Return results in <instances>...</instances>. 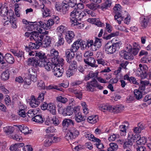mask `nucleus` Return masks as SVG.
<instances>
[{
	"label": "nucleus",
	"instance_id": "obj_41",
	"mask_svg": "<svg viewBox=\"0 0 151 151\" xmlns=\"http://www.w3.org/2000/svg\"><path fill=\"white\" fill-rule=\"evenodd\" d=\"M49 105L47 110H49L53 115H55L56 114L55 106L53 103L49 104Z\"/></svg>",
	"mask_w": 151,
	"mask_h": 151
},
{
	"label": "nucleus",
	"instance_id": "obj_29",
	"mask_svg": "<svg viewBox=\"0 0 151 151\" xmlns=\"http://www.w3.org/2000/svg\"><path fill=\"white\" fill-rule=\"evenodd\" d=\"M5 60L9 64H13L15 61L13 56L10 53L6 54L4 56Z\"/></svg>",
	"mask_w": 151,
	"mask_h": 151
},
{
	"label": "nucleus",
	"instance_id": "obj_39",
	"mask_svg": "<svg viewBox=\"0 0 151 151\" xmlns=\"http://www.w3.org/2000/svg\"><path fill=\"white\" fill-rule=\"evenodd\" d=\"M98 120V116L97 115L89 116L88 118V121L92 124L96 123Z\"/></svg>",
	"mask_w": 151,
	"mask_h": 151
},
{
	"label": "nucleus",
	"instance_id": "obj_56",
	"mask_svg": "<svg viewBox=\"0 0 151 151\" xmlns=\"http://www.w3.org/2000/svg\"><path fill=\"white\" fill-rule=\"evenodd\" d=\"M86 6L88 8L93 10H94L97 8V4L93 3H91L90 4H87Z\"/></svg>",
	"mask_w": 151,
	"mask_h": 151
},
{
	"label": "nucleus",
	"instance_id": "obj_4",
	"mask_svg": "<svg viewBox=\"0 0 151 151\" xmlns=\"http://www.w3.org/2000/svg\"><path fill=\"white\" fill-rule=\"evenodd\" d=\"M139 68L136 71L137 75L140 76L142 79L145 78L146 76V72L147 67L145 65H142L140 64L139 65Z\"/></svg>",
	"mask_w": 151,
	"mask_h": 151
},
{
	"label": "nucleus",
	"instance_id": "obj_48",
	"mask_svg": "<svg viewBox=\"0 0 151 151\" xmlns=\"http://www.w3.org/2000/svg\"><path fill=\"white\" fill-rule=\"evenodd\" d=\"M1 78L4 81H6L9 78V73L8 71L3 72L1 75Z\"/></svg>",
	"mask_w": 151,
	"mask_h": 151
},
{
	"label": "nucleus",
	"instance_id": "obj_36",
	"mask_svg": "<svg viewBox=\"0 0 151 151\" xmlns=\"http://www.w3.org/2000/svg\"><path fill=\"white\" fill-rule=\"evenodd\" d=\"M74 118L75 120L78 123L84 121L86 119V117L83 116L81 113L75 115Z\"/></svg>",
	"mask_w": 151,
	"mask_h": 151
},
{
	"label": "nucleus",
	"instance_id": "obj_33",
	"mask_svg": "<svg viewBox=\"0 0 151 151\" xmlns=\"http://www.w3.org/2000/svg\"><path fill=\"white\" fill-rule=\"evenodd\" d=\"M79 42L80 41L77 40L73 43L70 48V51L74 52L78 50L80 47V45L79 44Z\"/></svg>",
	"mask_w": 151,
	"mask_h": 151
},
{
	"label": "nucleus",
	"instance_id": "obj_44",
	"mask_svg": "<svg viewBox=\"0 0 151 151\" xmlns=\"http://www.w3.org/2000/svg\"><path fill=\"white\" fill-rule=\"evenodd\" d=\"M134 96L137 100H139L142 97V92L139 90L135 89L134 90Z\"/></svg>",
	"mask_w": 151,
	"mask_h": 151
},
{
	"label": "nucleus",
	"instance_id": "obj_43",
	"mask_svg": "<svg viewBox=\"0 0 151 151\" xmlns=\"http://www.w3.org/2000/svg\"><path fill=\"white\" fill-rule=\"evenodd\" d=\"M65 2H66V1L65 0L63 1V2L62 11L63 14H65L66 13L69 9V7L68 4L65 3Z\"/></svg>",
	"mask_w": 151,
	"mask_h": 151
},
{
	"label": "nucleus",
	"instance_id": "obj_10",
	"mask_svg": "<svg viewBox=\"0 0 151 151\" xmlns=\"http://www.w3.org/2000/svg\"><path fill=\"white\" fill-rule=\"evenodd\" d=\"M119 55L121 57H122L127 60H132L134 59V56L131 52L125 50H123L119 52Z\"/></svg>",
	"mask_w": 151,
	"mask_h": 151
},
{
	"label": "nucleus",
	"instance_id": "obj_7",
	"mask_svg": "<svg viewBox=\"0 0 151 151\" xmlns=\"http://www.w3.org/2000/svg\"><path fill=\"white\" fill-rule=\"evenodd\" d=\"M31 32V37L30 38L31 40L33 39L36 42V44H41V40L44 38V36L42 35L41 32L33 31Z\"/></svg>",
	"mask_w": 151,
	"mask_h": 151
},
{
	"label": "nucleus",
	"instance_id": "obj_25",
	"mask_svg": "<svg viewBox=\"0 0 151 151\" xmlns=\"http://www.w3.org/2000/svg\"><path fill=\"white\" fill-rule=\"evenodd\" d=\"M40 8L43 12V15L44 17H47L50 16L51 13L50 10L45 5L40 6Z\"/></svg>",
	"mask_w": 151,
	"mask_h": 151
},
{
	"label": "nucleus",
	"instance_id": "obj_20",
	"mask_svg": "<svg viewBox=\"0 0 151 151\" xmlns=\"http://www.w3.org/2000/svg\"><path fill=\"white\" fill-rule=\"evenodd\" d=\"M105 48L106 52L108 54H112L115 52L112 44L110 42L106 44Z\"/></svg>",
	"mask_w": 151,
	"mask_h": 151
},
{
	"label": "nucleus",
	"instance_id": "obj_31",
	"mask_svg": "<svg viewBox=\"0 0 151 151\" xmlns=\"http://www.w3.org/2000/svg\"><path fill=\"white\" fill-rule=\"evenodd\" d=\"M24 145L23 143H16L14 145H12L10 147L9 149L13 151H20L18 148L23 147Z\"/></svg>",
	"mask_w": 151,
	"mask_h": 151
},
{
	"label": "nucleus",
	"instance_id": "obj_55",
	"mask_svg": "<svg viewBox=\"0 0 151 151\" xmlns=\"http://www.w3.org/2000/svg\"><path fill=\"white\" fill-rule=\"evenodd\" d=\"M0 63L2 65H3L2 66V68L6 67V62L5 60L4 57L1 53L0 52Z\"/></svg>",
	"mask_w": 151,
	"mask_h": 151
},
{
	"label": "nucleus",
	"instance_id": "obj_30",
	"mask_svg": "<svg viewBox=\"0 0 151 151\" xmlns=\"http://www.w3.org/2000/svg\"><path fill=\"white\" fill-rule=\"evenodd\" d=\"M126 125H121L119 126V129L120 135L122 136H124L126 134V127L129 126V123L127 122H125Z\"/></svg>",
	"mask_w": 151,
	"mask_h": 151
},
{
	"label": "nucleus",
	"instance_id": "obj_2",
	"mask_svg": "<svg viewBox=\"0 0 151 151\" xmlns=\"http://www.w3.org/2000/svg\"><path fill=\"white\" fill-rule=\"evenodd\" d=\"M79 134V132L77 129L75 128H72L67 132L65 137L67 140L71 141L75 139Z\"/></svg>",
	"mask_w": 151,
	"mask_h": 151
},
{
	"label": "nucleus",
	"instance_id": "obj_40",
	"mask_svg": "<svg viewBox=\"0 0 151 151\" xmlns=\"http://www.w3.org/2000/svg\"><path fill=\"white\" fill-rule=\"evenodd\" d=\"M109 147L107 149L108 151H116L118 148L117 145L114 143H111L109 144Z\"/></svg>",
	"mask_w": 151,
	"mask_h": 151
},
{
	"label": "nucleus",
	"instance_id": "obj_17",
	"mask_svg": "<svg viewBox=\"0 0 151 151\" xmlns=\"http://www.w3.org/2000/svg\"><path fill=\"white\" fill-rule=\"evenodd\" d=\"M84 62L86 64L92 67H96L98 66L96 64V60L93 57H90L84 60Z\"/></svg>",
	"mask_w": 151,
	"mask_h": 151
},
{
	"label": "nucleus",
	"instance_id": "obj_14",
	"mask_svg": "<svg viewBox=\"0 0 151 151\" xmlns=\"http://www.w3.org/2000/svg\"><path fill=\"white\" fill-rule=\"evenodd\" d=\"M40 46V44H35V43L30 42L29 43L28 46L27 45L25 46V49L27 52H29V51L34 49H38Z\"/></svg>",
	"mask_w": 151,
	"mask_h": 151
},
{
	"label": "nucleus",
	"instance_id": "obj_51",
	"mask_svg": "<svg viewBox=\"0 0 151 151\" xmlns=\"http://www.w3.org/2000/svg\"><path fill=\"white\" fill-rule=\"evenodd\" d=\"M95 139L96 140L95 142H96L95 144L96 147L99 149H103L104 147V146L102 143L101 142V140L98 138H96Z\"/></svg>",
	"mask_w": 151,
	"mask_h": 151
},
{
	"label": "nucleus",
	"instance_id": "obj_60",
	"mask_svg": "<svg viewBox=\"0 0 151 151\" xmlns=\"http://www.w3.org/2000/svg\"><path fill=\"white\" fill-rule=\"evenodd\" d=\"M122 44V43L121 42H118L112 44L114 49L115 50V51L119 50Z\"/></svg>",
	"mask_w": 151,
	"mask_h": 151
},
{
	"label": "nucleus",
	"instance_id": "obj_27",
	"mask_svg": "<svg viewBox=\"0 0 151 151\" xmlns=\"http://www.w3.org/2000/svg\"><path fill=\"white\" fill-rule=\"evenodd\" d=\"M51 57V61L54 63L55 61H57L58 58L59 57L58 52L56 50L53 49L50 51V55Z\"/></svg>",
	"mask_w": 151,
	"mask_h": 151
},
{
	"label": "nucleus",
	"instance_id": "obj_15",
	"mask_svg": "<svg viewBox=\"0 0 151 151\" xmlns=\"http://www.w3.org/2000/svg\"><path fill=\"white\" fill-rule=\"evenodd\" d=\"M126 47L128 49V52H131L133 55H135L137 54L139 50L140 47L138 45L137 46L134 45V47L132 48V47L130 45H129Z\"/></svg>",
	"mask_w": 151,
	"mask_h": 151
},
{
	"label": "nucleus",
	"instance_id": "obj_57",
	"mask_svg": "<svg viewBox=\"0 0 151 151\" xmlns=\"http://www.w3.org/2000/svg\"><path fill=\"white\" fill-rule=\"evenodd\" d=\"M140 137L139 134L132 135L131 137L129 136V138L132 141V142H136V141H137L138 139L139 138V137Z\"/></svg>",
	"mask_w": 151,
	"mask_h": 151
},
{
	"label": "nucleus",
	"instance_id": "obj_63",
	"mask_svg": "<svg viewBox=\"0 0 151 151\" xmlns=\"http://www.w3.org/2000/svg\"><path fill=\"white\" fill-rule=\"evenodd\" d=\"M57 30L59 32L64 33L66 32L67 28L61 25L57 28Z\"/></svg>",
	"mask_w": 151,
	"mask_h": 151
},
{
	"label": "nucleus",
	"instance_id": "obj_22",
	"mask_svg": "<svg viewBox=\"0 0 151 151\" xmlns=\"http://www.w3.org/2000/svg\"><path fill=\"white\" fill-rule=\"evenodd\" d=\"M46 139L44 142V145L45 146L48 147L52 144L53 142L52 139V135L49 134L45 136Z\"/></svg>",
	"mask_w": 151,
	"mask_h": 151
},
{
	"label": "nucleus",
	"instance_id": "obj_37",
	"mask_svg": "<svg viewBox=\"0 0 151 151\" xmlns=\"http://www.w3.org/2000/svg\"><path fill=\"white\" fill-rule=\"evenodd\" d=\"M70 64L69 66V69H72L74 70H77L78 68V66L76 61L74 60H71L70 61V63H68Z\"/></svg>",
	"mask_w": 151,
	"mask_h": 151
},
{
	"label": "nucleus",
	"instance_id": "obj_12",
	"mask_svg": "<svg viewBox=\"0 0 151 151\" xmlns=\"http://www.w3.org/2000/svg\"><path fill=\"white\" fill-rule=\"evenodd\" d=\"M56 63H54L52 61V62H49L48 60H47L43 63L42 67L44 66L45 69L47 71H50L51 70L52 71V69L53 68V67L55 66Z\"/></svg>",
	"mask_w": 151,
	"mask_h": 151
},
{
	"label": "nucleus",
	"instance_id": "obj_61",
	"mask_svg": "<svg viewBox=\"0 0 151 151\" xmlns=\"http://www.w3.org/2000/svg\"><path fill=\"white\" fill-rule=\"evenodd\" d=\"M108 105L105 104H99L98 105L99 109L102 111H104V110H107L108 109Z\"/></svg>",
	"mask_w": 151,
	"mask_h": 151
},
{
	"label": "nucleus",
	"instance_id": "obj_1",
	"mask_svg": "<svg viewBox=\"0 0 151 151\" xmlns=\"http://www.w3.org/2000/svg\"><path fill=\"white\" fill-rule=\"evenodd\" d=\"M121 6L119 4H116L113 8L114 12L115 14L114 18L116 20L119 24H121V21L123 19L124 17L121 14Z\"/></svg>",
	"mask_w": 151,
	"mask_h": 151
},
{
	"label": "nucleus",
	"instance_id": "obj_9",
	"mask_svg": "<svg viewBox=\"0 0 151 151\" xmlns=\"http://www.w3.org/2000/svg\"><path fill=\"white\" fill-rule=\"evenodd\" d=\"M3 16H9V18L12 17L14 15V12L13 10H8V8L6 7H3L1 8L0 13Z\"/></svg>",
	"mask_w": 151,
	"mask_h": 151
},
{
	"label": "nucleus",
	"instance_id": "obj_59",
	"mask_svg": "<svg viewBox=\"0 0 151 151\" xmlns=\"http://www.w3.org/2000/svg\"><path fill=\"white\" fill-rule=\"evenodd\" d=\"M148 55L144 56L141 59V62L143 63H147L148 62H150V61Z\"/></svg>",
	"mask_w": 151,
	"mask_h": 151
},
{
	"label": "nucleus",
	"instance_id": "obj_52",
	"mask_svg": "<svg viewBox=\"0 0 151 151\" xmlns=\"http://www.w3.org/2000/svg\"><path fill=\"white\" fill-rule=\"evenodd\" d=\"M73 92L75 94L76 97V98L79 99H81L82 93L81 91L77 90H73Z\"/></svg>",
	"mask_w": 151,
	"mask_h": 151
},
{
	"label": "nucleus",
	"instance_id": "obj_16",
	"mask_svg": "<svg viewBox=\"0 0 151 151\" xmlns=\"http://www.w3.org/2000/svg\"><path fill=\"white\" fill-rule=\"evenodd\" d=\"M59 66H55L52 69V72L53 73L54 75L57 77H60L62 75L64 70L63 68L61 69L60 68H58Z\"/></svg>",
	"mask_w": 151,
	"mask_h": 151
},
{
	"label": "nucleus",
	"instance_id": "obj_49",
	"mask_svg": "<svg viewBox=\"0 0 151 151\" xmlns=\"http://www.w3.org/2000/svg\"><path fill=\"white\" fill-rule=\"evenodd\" d=\"M129 137H128V139L126 140L124 142L123 145V147L125 148L127 147H131L133 145L132 141L131 140Z\"/></svg>",
	"mask_w": 151,
	"mask_h": 151
},
{
	"label": "nucleus",
	"instance_id": "obj_45",
	"mask_svg": "<svg viewBox=\"0 0 151 151\" xmlns=\"http://www.w3.org/2000/svg\"><path fill=\"white\" fill-rule=\"evenodd\" d=\"M72 111H73V108H71L70 106L68 107L65 109L63 116H65L71 115L73 114Z\"/></svg>",
	"mask_w": 151,
	"mask_h": 151
},
{
	"label": "nucleus",
	"instance_id": "obj_18",
	"mask_svg": "<svg viewBox=\"0 0 151 151\" xmlns=\"http://www.w3.org/2000/svg\"><path fill=\"white\" fill-rule=\"evenodd\" d=\"M74 123V122L72 120L68 119H65L63 121L62 125L63 128L67 129L68 127L73 126Z\"/></svg>",
	"mask_w": 151,
	"mask_h": 151
},
{
	"label": "nucleus",
	"instance_id": "obj_3",
	"mask_svg": "<svg viewBox=\"0 0 151 151\" xmlns=\"http://www.w3.org/2000/svg\"><path fill=\"white\" fill-rule=\"evenodd\" d=\"M42 21H40L38 22H29L28 24H29L28 29L32 31H38L39 32H41L42 31V24H41Z\"/></svg>",
	"mask_w": 151,
	"mask_h": 151
},
{
	"label": "nucleus",
	"instance_id": "obj_54",
	"mask_svg": "<svg viewBox=\"0 0 151 151\" xmlns=\"http://www.w3.org/2000/svg\"><path fill=\"white\" fill-rule=\"evenodd\" d=\"M146 141L147 139L145 137L141 138L140 137L138 140L136 141V142L138 145H144L146 142Z\"/></svg>",
	"mask_w": 151,
	"mask_h": 151
},
{
	"label": "nucleus",
	"instance_id": "obj_28",
	"mask_svg": "<svg viewBox=\"0 0 151 151\" xmlns=\"http://www.w3.org/2000/svg\"><path fill=\"white\" fill-rule=\"evenodd\" d=\"M31 101L30 102V106L33 108L37 107L40 104V101L36 99L33 95L31 96L30 97Z\"/></svg>",
	"mask_w": 151,
	"mask_h": 151
},
{
	"label": "nucleus",
	"instance_id": "obj_21",
	"mask_svg": "<svg viewBox=\"0 0 151 151\" xmlns=\"http://www.w3.org/2000/svg\"><path fill=\"white\" fill-rule=\"evenodd\" d=\"M66 60L68 63H70V60H72L75 56L74 52L70 51V50L68 49L65 52Z\"/></svg>",
	"mask_w": 151,
	"mask_h": 151
},
{
	"label": "nucleus",
	"instance_id": "obj_42",
	"mask_svg": "<svg viewBox=\"0 0 151 151\" xmlns=\"http://www.w3.org/2000/svg\"><path fill=\"white\" fill-rule=\"evenodd\" d=\"M4 131L7 134H10L13 133L14 128L12 126H7L4 128Z\"/></svg>",
	"mask_w": 151,
	"mask_h": 151
},
{
	"label": "nucleus",
	"instance_id": "obj_50",
	"mask_svg": "<svg viewBox=\"0 0 151 151\" xmlns=\"http://www.w3.org/2000/svg\"><path fill=\"white\" fill-rule=\"evenodd\" d=\"M140 83L138 90H139V91H142L145 90V86L146 85H147L148 84V83L147 81H141Z\"/></svg>",
	"mask_w": 151,
	"mask_h": 151
},
{
	"label": "nucleus",
	"instance_id": "obj_34",
	"mask_svg": "<svg viewBox=\"0 0 151 151\" xmlns=\"http://www.w3.org/2000/svg\"><path fill=\"white\" fill-rule=\"evenodd\" d=\"M112 4L111 0H105V2L101 4V8L103 10H104L109 7Z\"/></svg>",
	"mask_w": 151,
	"mask_h": 151
},
{
	"label": "nucleus",
	"instance_id": "obj_19",
	"mask_svg": "<svg viewBox=\"0 0 151 151\" xmlns=\"http://www.w3.org/2000/svg\"><path fill=\"white\" fill-rule=\"evenodd\" d=\"M41 24H42V28L44 29L47 30L50 28V27L54 23V21L52 19H48L46 23L42 21L41 22Z\"/></svg>",
	"mask_w": 151,
	"mask_h": 151
},
{
	"label": "nucleus",
	"instance_id": "obj_8",
	"mask_svg": "<svg viewBox=\"0 0 151 151\" xmlns=\"http://www.w3.org/2000/svg\"><path fill=\"white\" fill-rule=\"evenodd\" d=\"M28 64L35 67L38 66L42 67L43 63L39 60L37 57H34L32 58H29L28 59Z\"/></svg>",
	"mask_w": 151,
	"mask_h": 151
},
{
	"label": "nucleus",
	"instance_id": "obj_35",
	"mask_svg": "<svg viewBox=\"0 0 151 151\" xmlns=\"http://www.w3.org/2000/svg\"><path fill=\"white\" fill-rule=\"evenodd\" d=\"M20 131L24 134H27L30 133L28 128L23 125L17 126Z\"/></svg>",
	"mask_w": 151,
	"mask_h": 151
},
{
	"label": "nucleus",
	"instance_id": "obj_6",
	"mask_svg": "<svg viewBox=\"0 0 151 151\" xmlns=\"http://www.w3.org/2000/svg\"><path fill=\"white\" fill-rule=\"evenodd\" d=\"M31 32V37L30 38L31 40L33 39L36 42V44H41V40L44 38V36L42 35L41 32L33 31Z\"/></svg>",
	"mask_w": 151,
	"mask_h": 151
},
{
	"label": "nucleus",
	"instance_id": "obj_5",
	"mask_svg": "<svg viewBox=\"0 0 151 151\" xmlns=\"http://www.w3.org/2000/svg\"><path fill=\"white\" fill-rule=\"evenodd\" d=\"M79 10L78 9H75L70 13V21L72 23V26L77 25L79 24V23L77 22V20L78 14H79Z\"/></svg>",
	"mask_w": 151,
	"mask_h": 151
},
{
	"label": "nucleus",
	"instance_id": "obj_13",
	"mask_svg": "<svg viewBox=\"0 0 151 151\" xmlns=\"http://www.w3.org/2000/svg\"><path fill=\"white\" fill-rule=\"evenodd\" d=\"M42 40H41L40 42V46H42L45 47L50 46V45L51 44V39L49 36L46 35L43 41H42Z\"/></svg>",
	"mask_w": 151,
	"mask_h": 151
},
{
	"label": "nucleus",
	"instance_id": "obj_46",
	"mask_svg": "<svg viewBox=\"0 0 151 151\" xmlns=\"http://www.w3.org/2000/svg\"><path fill=\"white\" fill-rule=\"evenodd\" d=\"M45 89L47 90L55 89L61 91H63V90L60 86L55 85H50L48 86H46Z\"/></svg>",
	"mask_w": 151,
	"mask_h": 151
},
{
	"label": "nucleus",
	"instance_id": "obj_26",
	"mask_svg": "<svg viewBox=\"0 0 151 151\" xmlns=\"http://www.w3.org/2000/svg\"><path fill=\"white\" fill-rule=\"evenodd\" d=\"M98 73L99 72L97 71H96L94 72L91 71L85 76L84 79L86 81H88L91 78H92L93 79H95L97 77Z\"/></svg>",
	"mask_w": 151,
	"mask_h": 151
},
{
	"label": "nucleus",
	"instance_id": "obj_11",
	"mask_svg": "<svg viewBox=\"0 0 151 151\" xmlns=\"http://www.w3.org/2000/svg\"><path fill=\"white\" fill-rule=\"evenodd\" d=\"M27 73L30 76V80L34 82H35L37 80V71L33 68L32 67L28 69Z\"/></svg>",
	"mask_w": 151,
	"mask_h": 151
},
{
	"label": "nucleus",
	"instance_id": "obj_32",
	"mask_svg": "<svg viewBox=\"0 0 151 151\" xmlns=\"http://www.w3.org/2000/svg\"><path fill=\"white\" fill-rule=\"evenodd\" d=\"M57 38L58 40L56 43L58 46L63 45L64 43V40L61 33L58 32L57 33Z\"/></svg>",
	"mask_w": 151,
	"mask_h": 151
},
{
	"label": "nucleus",
	"instance_id": "obj_53",
	"mask_svg": "<svg viewBox=\"0 0 151 151\" xmlns=\"http://www.w3.org/2000/svg\"><path fill=\"white\" fill-rule=\"evenodd\" d=\"M10 19V23L12 24V28H16L17 27L16 25V19L14 17V16L9 18Z\"/></svg>",
	"mask_w": 151,
	"mask_h": 151
},
{
	"label": "nucleus",
	"instance_id": "obj_62",
	"mask_svg": "<svg viewBox=\"0 0 151 151\" xmlns=\"http://www.w3.org/2000/svg\"><path fill=\"white\" fill-rule=\"evenodd\" d=\"M56 99L58 101L60 102L61 103H65L68 101V99L66 98L63 97L61 96L57 97Z\"/></svg>",
	"mask_w": 151,
	"mask_h": 151
},
{
	"label": "nucleus",
	"instance_id": "obj_38",
	"mask_svg": "<svg viewBox=\"0 0 151 151\" xmlns=\"http://www.w3.org/2000/svg\"><path fill=\"white\" fill-rule=\"evenodd\" d=\"M32 120L33 121L40 123H42L44 122L42 116L40 115H37L35 116L32 119Z\"/></svg>",
	"mask_w": 151,
	"mask_h": 151
},
{
	"label": "nucleus",
	"instance_id": "obj_64",
	"mask_svg": "<svg viewBox=\"0 0 151 151\" xmlns=\"http://www.w3.org/2000/svg\"><path fill=\"white\" fill-rule=\"evenodd\" d=\"M141 26L144 28H145L148 25H150L148 22L147 21V19L144 18L141 23Z\"/></svg>",
	"mask_w": 151,
	"mask_h": 151
},
{
	"label": "nucleus",
	"instance_id": "obj_24",
	"mask_svg": "<svg viewBox=\"0 0 151 151\" xmlns=\"http://www.w3.org/2000/svg\"><path fill=\"white\" fill-rule=\"evenodd\" d=\"M75 35L74 33L72 31H69L66 34L65 39L66 42L68 44L72 42L73 38L74 37Z\"/></svg>",
	"mask_w": 151,
	"mask_h": 151
},
{
	"label": "nucleus",
	"instance_id": "obj_47",
	"mask_svg": "<svg viewBox=\"0 0 151 151\" xmlns=\"http://www.w3.org/2000/svg\"><path fill=\"white\" fill-rule=\"evenodd\" d=\"M102 40L101 39L97 37L96 38L95 40L94 43V46L98 48L100 47L102 45Z\"/></svg>",
	"mask_w": 151,
	"mask_h": 151
},
{
	"label": "nucleus",
	"instance_id": "obj_23",
	"mask_svg": "<svg viewBox=\"0 0 151 151\" xmlns=\"http://www.w3.org/2000/svg\"><path fill=\"white\" fill-rule=\"evenodd\" d=\"M35 56V57H38L39 60L42 63L48 60L45 55V53L42 52H36Z\"/></svg>",
	"mask_w": 151,
	"mask_h": 151
},
{
	"label": "nucleus",
	"instance_id": "obj_58",
	"mask_svg": "<svg viewBox=\"0 0 151 151\" xmlns=\"http://www.w3.org/2000/svg\"><path fill=\"white\" fill-rule=\"evenodd\" d=\"M79 14H78L77 19V22H78V21L81 20V19H82L83 18L85 17V16H87V15L84 12H81L79 11Z\"/></svg>",
	"mask_w": 151,
	"mask_h": 151
}]
</instances>
